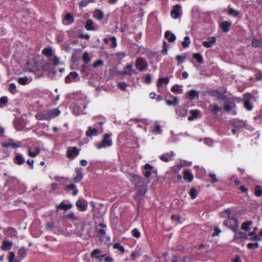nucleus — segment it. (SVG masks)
<instances>
[{
    "instance_id": "f257e3e1",
    "label": "nucleus",
    "mask_w": 262,
    "mask_h": 262,
    "mask_svg": "<svg viewBox=\"0 0 262 262\" xmlns=\"http://www.w3.org/2000/svg\"><path fill=\"white\" fill-rule=\"evenodd\" d=\"M224 225H228V227L234 232V236L233 241L239 243L240 239H247L248 236L246 233L239 231L238 223L237 219L232 218L224 222Z\"/></svg>"
},
{
    "instance_id": "f03ea898",
    "label": "nucleus",
    "mask_w": 262,
    "mask_h": 262,
    "mask_svg": "<svg viewBox=\"0 0 262 262\" xmlns=\"http://www.w3.org/2000/svg\"><path fill=\"white\" fill-rule=\"evenodd\" d=\"M60 114L57 109L49 110L47 112H38L35 115V118L38 120H49L55 117Z\"/></svg>"
},
{
    "instance_id": "7ed1b4c3",
    "label": "nucleus",
    "mask_w": 262,
    "mask_h": 262,
    "mask_svg": "<svg viewBox=\"0 0 262 262\" xmlns=\"http://www.w3.org/2000/svg\"><path fill=\"white\" fill-rule=\"evenodd\" d=\"M129 175L130 176L129 181L135 187L146 183L145 179L140 175L134 173H129Z\"/></svg>"
},
{
    "instance_id": "20e7f679",
    "label": "nucleus",
    "mask_w": 262,
    "mask_h": 262,
    "mask_svg": "<svg viewBox=\"0 0 262 262\" xmlns=\"http://www.w3.org/2000/svg\"><path fill=\"white\" fill-rule=\"evenodd\" d=\"M111 135L105 134L103 137V139L101 142L97 145L96 147L98 149L105 148L106 147H110L112 145L113 142L112 139H110Z\"/></svg>"
},
{
    "instance_id": "39448f33",
    "label": "nucleus",
    "mask_w": 262,
    "mask_h": 262,
    "mask_svg": "<svg viewBox=\"0 0 262 262\" xmlns=\"http://www.w3.org/2000/svg\"><path fill=\"white\" fill-rule=\"evenodd\" d=\"M80 150L76 146L70 147L68 148L66 156L69 159H74L79 154Z\"/></svg>"
},
{
    "instance_id": "423d86ee",
    "label": "nucleus",
    "mask_w": 262,
    "mask_h": 262,
    "mask_svg": "<svg viewBox=\"0 0 262 262\" xmlns=\"http://www.w3.org/2000/svg\"><path fill=\"white\" fill-rule=\"evenodd\" d=\"M207 93L212 97H216L218 100H226L227 99L226 96L217 90H210Z\"/></svg>"
},
{
    "instance_id": "0eeeda50",
    "label": "nucleus",
    "mask_w": 262,
    "mask_h": 262,
    "mask_svg": "<svg viewBox=\"0 0 262 262\" xmlns=\"http://www.w3.org/2000/svg\"><path fill=\"white\" fill-rule=\"evenodd\" d=\"M135 66L140 71H143L148 66L147 61L143 57H138L136 60Z\"/></svg>"
},
{
    "instance_id": "6e6552de",
    "label": "nucleus",
    "mask_w": 262,
    "mask_h": 262,
    "mask_svg": "<svg viewBox=\"0 0 262 262\" xmlns=\"http://www.w3.org/2000/svg\"><path fill=\"white\" fill-rule=\"evenodd\" d=\"M88 103L84 102L82 104V106L79 105H75L73 107V113L76 116H78L80 114H85L86 113L84 112L85 109L87 107Z\"/></svg>"
},
{
    "instance_id": "1a4fd4ad",
    "label": "nucleus",
    "mask_w": 262,
    "mask_h": 262,
    "mask_svg": "<svg viewBox=\"0 0 262 262\" xmlns=\"http://www.w3.org/2000/svg\"><path fill=\"white\" fill-rule=\"evenodd\" d=\"M2 146L5 148L11 147L13 149H16L20 147L21 142L20 141L14 142L13 139H9L8 142L3 143Z\"/></svg>"
},
{
    "instance_id": "9d476101",
    "label": "nucleus",
    "mask_w": 262,
    "mask_h": 262,
    "mask_svg": "<svg viewBox=\"0 0 262 262\" xmlns=\"http://www.w3.org/2000/svg\"><path fill=\"white\" fill-rule=\"evenodd\" d=\"M251 97V94L249 93L245 94L244 96V98L245 99L244 102V106L245 108L248 111H252L253 108L252 104L251 103L250 101Z\"/></svg>"
},
{
    "instance_id": "9b49d317",
    "label": "nucleus",
    "mask_w": 262,
    "mask_h": 262,
    "mask_svg": "<svg viewBox=\"0 0 262 262\" xmlns=\"http://www.w3.org/2000/svg\"><path fill=\"white\" fill-rule=\"evenodd\" d=\"M78 78L79 80V75L76 72H71L69 75H68L64 79L65 83H70L73 81H76V79Z\"/></svg>"
},
{
    "instance_id": "f8f14e48",
    "label": "nucleus",
    "mask_w": 262,
    "mask_h": 262,
    "mask_svg": "<svg viewBox=\"0 0 262 262\" xmlns=\"http://www.w3.org/2000/svg\"><path fill=\"white\" fill-rule=\"evenodd\" d=\"M181 6L177 4L174 5L170 12L171 17L174 19H177L181 15Z\"/></svg>"
},
{
    "instance_id": "ddd939ff",
    "label": "nucleus",
    "mask_w": 262,
    "mask_h": 262,
    "mask_svg": "<svg viewBox=\"0 0 262 262\" xmlns=\"http://www.w3.org/2000/svg\"><path fill=\"white\" fill-rule=\"evenodd\" d=\"M136 72L133 69V65L127 64L124 67V71L120 72L119 74L121 75H132L133 74H136Z\"/></svg>"
},
{
    "instance_id": "4468645a",
    "label": "nucleus",
    "mask_w": 262,
    "mask_h": 262,
    "mask_svg": "<svg viewBox=\"0 0 262 262\" xmlns=\"http://www.w3.org/2000/svg\"><path fill=\"white\" fill-rule=\"evenodd\" d=\"M149 181H148L146 183L140 185L137 187H136L138 191L137 192L136 195L138 196L144 195L147 192V184L149 183Z\"/></svg>"
},
{
    "instance_id": "2eb2a0df",
    "label": "nucleus",
    "mask_w": 262,
    "mask_h": 262,
    "mask_svg": "<svg viewBox=\"0 0 262 262\" xmlns=\"http://www.w3.org/2000/svg\"><path fill=\"white\" fill-rule=\"evenodd\" d=\"M76 206L79 208L80 211L83 212L86 210L88 204L85 200L78 199L76 202Z\"/></svg>"
},
{
    "instance_id": "dca6fc26",
    "label": "nucleus",
    "mask_w": 262,
    "mask_h": 262,
    "mask_svg": "<svg viewBox=\"0 0 262 262\" xmlns=\"http://www.w3.org/2000/svg\"><path fill=\"white\" fill-rule=\"evenodd\" d=\"M208 109L213 115L216 116L218 112L222 111L223 108L222 106H219L218 103H214L209 106Z\"/></svg>"
},
{
    "instance_id": "f3484780",
    "label": "nucleus",
    "mask_w": 262,
    "mask_h": 262,
    "mask_svg": "<svg viewBox=\"0 0 262 262\" xmlns=\"http://www.w3.org/2000/svg\"><path fill=\"white\" fill-rule=\"evenodd\" d=\"M83 169L81 167L76 168V176L73 178V181L76 183L80 182L83 179Z\"/></svg>"
},
{
    "instance_id": "a211bd4d",
    "label": "nucleus",
    "mask_w": 262,
    "mask_h": 262,
    "mask_svg": "<svg viewBox=\"0 0 262 262\" xmlns=\"http://www.w3.org/2000/svg\"><path fill=\"white\" fill-rule=\"evenodd\" d=\"M216 41V39L215 37H210L207 39V40L203 41L202 45L204 47L209 48L211 47Z\"/></svg>"
},
{
    "instance_id": "6ab92c4d",
    "label": "nucleus",
    "mask_w": 262,
    "mask_h": 262,
    "mask_svg": "<svg viewBox=\"0 0 262 262\" xmlns=\"http://www.w3.org/2000/svg\"><path fill=\"white\" fill-rule=\"evenodd\" d=\"M235 107L236 103L234 101L232 100L229 102H226L224 105L223 108L225 111L229 112L231 111L232 108H235Z\"/></svg>"
},
{
    "instance_id": "aec40b11",
    "label": "nucleus",
    "mask_w": 262,
    "mask_h": 262,
    "mask_svg": "<svg viewBox=\"0 0 262 262\" xmlns=\"http://www.w3.org/2000/svg\"><path fill=\"white\" fill-rule=\"evenodd\" d=\"M173 156V152L171 151L168 153L164 154L160 156V159L162 161L165 162H169L172 160V157Z\"/></svg>"
},
{
    "instance_id": "412c9836",
    "label": "nucleus",
    "mask_w": 262,
    "mask_h": 262,
    "mask_svg": "<svg viewBox=\"0 0 262 262\" xmlns=\"http://www.w3.org/2000/svg\"><path fill=\"white\" fill-rule=\"evenodd\" d=\"M25 159L23 156L20 154H17L14 158V162L18 165H22L25 163Z\"/></svg>"
},
{
    "instance_id": "4be33fe9",
    "label": "nucleus",
    "mask_w": 262,
    "mask_h": 262,
    "mask_svg": "<svg viewBox=\"0 0 262 262\" xmlns=\"http://www.w3.org/2000/svg\"><path fill=\"white\" fill-rule=\"evenodd\" d=\"M183 178L185 181L189 183L192 181L193 176L188 169H185L183 171Z\"/></svg>"
},
{
    "instance_id": "5701e85b",
    "label": "nucleus",
    "mask_w": 262,
    "mask_h": 262,
    "mask_svg": "<svg viewBox=\"0 0 262 262\" xmlns=\"http://www.w3.org/2000/svg\"><path fill=\"white\" fill-rule=\"evenodd\" d=\"M12 245L13 244L11 242L4 240L2 242L1 248L4 251H8L11 249Z\"/></svg>"
},
{
    "instance_id": "b1692460",
    "label": "nucleus",
    "mask_w": 262,
    "mask_h": 262,
    "mask_svg": "<svg viewBox=\"0 0 262 262\" xmlns=\"http://www.w3.org/2000/svg\"><path fill=\"white\" fill-rule=\"evenodd\" d=\"M66 189L68 191L72 190V194L74 196L77 195L78 193V190L77 189L76 185L73 183L66 185Z\"/></svg>"
},
{
    "instance_id": "393cba45",
    "label": "nucleus",
    "mask_w": 262,
    "mask_h": 262,
    "mask_svg": "<svg viewBox=\"0 0 262 262\" xmlns=\"http://www.w3.org/2000/svg\"><path fill=\"white\" fill-rule=\"evenodd\" d=\"M188 95L190 100L198 99L199 97V93L194 90H190L188 92Z\"/></svg>"
},
{
    "instance_id": "a878e982",
    "label": "nucleus",
    "mask_w": 262,
    "mask_h": 262,
    "mask_svg": "<svg viewBox=\"0 0 262 262\" xmlns=\"http://www.w3.org/2000/svg\"><path fill=\"white\" fill-rule=\"evenodd\" d=\"M169 82V78L168 77L159 78L158 80L157 86L158 88L161 87L163 84L167 85Z\"/></svg>"
},
{
    "instance_id": "bb28decb",
    "label": "nucleus",
    "mask_w": 262,
    "mask_h": 262,
    "mask_svg": "<svg viewBox=\"0 0 262 262\" xmlns=\"http://www.w3.org/2000/svg\"><path fill=\"white\" fill-rule=\"evenodd\" d=\"M164 36L170 42L174 41L176 39L175 35L173 33H171L169 31H166L165 32Z\"/></svg>"
},
{
    "instance_id": "cd10ccee",
    "label": "nucleus",
    "mask_w": 262,
    "mask_h": 262,
    "mask_svg": "<svg viewBox=\"0 0 262 262\" xmlns=\"http://www.w3.org/2000/svg\"><path fill=\"white\" fill-rule=\"evenodd\" d=\"M98 131L95 128H92L90 126L88 130L86 132L85 134L88 137L96 136L97 135Z\"/></svg>"
},
{
    "instance_id": "c85d7f7f",
    "label": "nucleus",
    "mask_w": 262,
    "mask_h": 262,
    "mask_svg": "<svg viewBox=\"0 0 262 262\" xmlns=\"http://www.w3.org/2000/svg\"><path fill=\"white\" fill-rule=\"evenodd\" d=\"M72 207V204H66L63 202H61L59 205L57 206V209H62L65 211H67L70 209Z\"/></svg>"
},
{
    "instance_id": "c756f323",
    "label": "nucleus",
    "mask_w": 262,
    "mask_h": 262,
    "mask_svg": "<svg viewBox=\"0 0 262 262\" xmlns=\"http://www.w3.org/2000/svg\"><path fill=\"white\" fill-rule=\"evenodd\" d=\"M85 28L88 31H94L95 30L93 26V21L89 19L86 20L85 25Z\"/></svg>"
},
{
    "instance_id": "7c9ffc66",
    "label": "nucleus",
    "mask_w": 262,
    "mask_h": 262,
    "mask_svg": "<svg viewBox=\"0 0 262 262\" xmlns=\"http://www.w3.org/2000/svg\"><path fill=\"white\" fill-rule=\"evenodd\" d=\"M231 25V23L228 21H225L222 23L221 27L224 32H227L229 31Z\"/></svg>"
},
{
    "instance_id": "2f4dec72",
    "label": "nucleus",
    "mask_w": 262,
    "mask_h": 262,
    "mask_svg": "<svg viewBox=\"0 0 262 262\" xmlns=\"http://www.w3.org/2000/svg\"><path fill=\"white\" fill-rule=\"evenodd\" d=\"M18 256L20 259L25 258L27 255V250L24 248H20L17 252Z\"/></svg>"
},
{
    "instance_id": "473e14b6",
    "label": "nucleus",
    "mask_w": 262,
    "mask_h": 262,
    "mask_svg": "<svg viewBox=\"0 0 262 262\" xmlns=\"http://www.w3.org/2000/svg\"><path fill=\"white\" fill-rule=\"evenodd\" d=\"M227 13L229 15L232 16L233 17H237L239 14V11L235 10L232 8L228 7Z\"/></svg>"
},
{
    "instance_id": "72a5a7b5",
    "label": "nucleus",
    "mask_w": 262,
    "mask_h": 262,
    "mask_svg": "<svg viewBox=\"0 0 262 262\" xmlns=\"http://www.w3.org/2000/svg\"><path fill=\"white\" fill-rule=\"evenodd\" d=\"M64 20L67 21L69 24H72L74 22V16L70 13H67L64 16Z\"/></svg>"
},
{
    "instance_id": "f704fd0d",
    "label": "nucleus",
    "mask_w": 262,
    "mask_h": 262,
    "mask_svg": "<svg viewBox=\"0 0 262 262\" xmlns=\"http://www.w3.org/2000/svg\"><path fill=\"white\" fill-rule=\"evenodd\" d=\"M35 151H31V148L28 149V155L31 157H35L40 153V149L38 147H35Z\"/></svg>"
},
{
    "instance_id": "c9c22d12",
    "label": "nucleus",
    "mask_w": 262,
    "mask_h": 262,
    "mask_svg": "<svg viewBox=\"0 0 262 262\" xmlns=\"http://www.w3.org/2000/svg\"><path fill=\"white\" fill-rule=\"evenodd\" d=\"M165 102L169 106H177L178 104V99L176 97H173L172 100H166Z\"/></svg>"
},
{
    "instance_id": "e433bc0d",
    "label": "nucleus",
    "mask_w": 262,
    "mask_h": 262,
    "mask_svg": "<svg viewBox=\"0 0 262 262\" xmlns=\"http://www.w3.org/2000/svg\"><path fill=\"white\" fill-rule=\"evenodd\" d=\"M8 260L9 262H20V259L15 258V253L12 251L10 252L9 253Z\"/></svg>"
},
{
    "instance_id": "4c0bfd02",
    "label": "nucleus",
    "mask_w": 262,
    "mask_h": 262,
    "mask_svg": "<svg viewBox=\"0 0 262 262\" xmlns=\"http://www.w3.org/2000/svg\"><path fill=\"white\" fill-rule=\"evenodd\" d=\"M42 53L47 57H51L53 55V50L50 48H46L42 50Z\"/></svg>"
},
{
    "instance_id": "58836bf2",
    "label": "nucleus",
    "mask_w": 262,
    "mask_h": 262,
    "mask_svg": "<svg viewBox=\"0 0 262 262\" xmlns=\"http://www.w3.org/2000/svg\"><path fill=\"white\" fill-rule=\"evenodd\" d=\"M29 78L27 76L20 77L18 79L17 82L20 85H26L28 83Z\"/></svg>"
},
{
    "instance_id": "ea45409f",
    "label": "nucleus",
    "mask_w": 262,
    "mask_h": 262,
    "mask_svg": "<svg viewBox=\"0 0 262 262\" xmlns=\"http://www.w3.org/2000/svg\"><path fill=\"white\" fill-rule=\"evenodd\" d=\"M190 43V40L189 37L188 36H186L184 37V40L182 42V46L183 48H188Z\"/></svg>"
},
{
    "instance_id": "a19ab883",
    "label": "nucleus",
    "mask_w": 262,
    "mask_h": 262,
    "mask_svg": "<svg viewBox=\"0 0 262 262\" xmlns=\"http://www.w3.org/2000/svg\"><path fill=\"white\" fill-rule=\"evenodd\" d=\"M190 114L191 116L188 117V120L189 121H191L193 120L194 118H195L198 117V111L197 110H192L190 111Z\"/></svg>"
},
{
    "instance_id": "79ce46f5",
    "label": "nucleus",
    "mask_w": 262,
    "mask_h": 262,
    "mask_svg": "<svg viewBox=\"0 0 262 262\" xmlns=\"http://www.w3.org/2000/svg\"><path fill=\"white\" fill-rule=\"evenodd\" d=\"M95 0H81L79 3L80 7H85L90 3H94Z\"/></svg>"
},
{
    "instance_id": "37998d69",
    "label": "nucleus",
    "mask_w": 262,
    "mask_h": 262,
    "mask_svg": "<svg viewBox=\"0 0 262 262\" xmlns=\"http://www.w3.org/2000/svg\"><path fill=\"white\" fill-rule=\"evenodd\" d=\"M255 195L257 197H260L262 195V187L259 185H256L255 187Z\"/></svg>"
},
{
    "instance_id": "c03bdc74",
    "label": "nucleus",
    "mask_w": 262,
    "mask_h": 262,
    "mask_svg": "<svg viewBox=\"0 0 262 262\" xmlns=\"http://www.w3.org/2000/svg\"><path fill=\"white\" fill-rule=\"evenodd\" d=\"M186 58V56L177 55L175 57V59L177 61V65L179 66L182 63Z\"/></svg>"
},
{
    "instance_id": "a18cd8bd",
    "label": "nucleus",
    "mask_w": 262,
    "mask_h": 262,
    "mask_svg": "<svg viewBox=\"0 0 262 262\" xmlns=\"http://www.w3.org/2000/svg\"><path fill=\"white\" fill-rule=\"evenodd\" d=\"M193 58L195 59L200 63H202L203 62V58L201 54L200 53L193 54Z\"/></svg>"
},
{
    "instance_id": "49530a36",
    "label": "nucleus",
    "mask_w": 262,
    "mask_h": 262,
    "mask_svg": "<svg viewBox=\"0 0 262 262\" xmlns=\"http://www.w3.org/2000/svg\"><path fill=\"white\" fill-rule=\"evenodd\" d=\"M252 224L251 221H247L242 224V229L245 231H249L250 230V226Z\"/></svg>"
},
{
    "instance_id": "de8ad7c7",
    "label": "nucleus",
    "mask_w": 262,
    "mask_h": 262,
    "mask_svg": "<svg viewBox=\"0 0 262 262\" xmlns=\"http://www.w3.org/2000/svg\"><path fill=\"white\" fill-rule=\"evenodd\" d=\"M99 226L102 228L98 230L97 231V233L100 235H104L105 234V231L104 229V228L106 227V225L104 223H100L99 224Z\"/></svg>"
},
{
    "instance_id": "09e8293b",
    "label": "nucleus",
    "mask_w": 262,
    "mask_h": 262,
    "mask_svg": "<svg viewBox=\"0 0 262 262\" xmlns=\"http://www.w3.org/2000/svg\"><path fill=\"white\" fill-rule=\"evenodd\" d=\"M171 91L173 93L177 92L178 94L183 93V90L179 88L178 85H175L171 87Z\"/></svg>"
},
{
    "instance_id": "8fccbe9b",
    "label": "nucleus",
    "mask_w": 262,
    "mask_h": 262,
    "mask_svg": "<svg viewBox=\"0 0 262 262\" xmlns=\"http://www.w3.org/2000/svg\"><path fill=\"white\" fill-rule=\"evenodd\" d=\"M189 194L191 199H194L197 196L196 190L195 188L192 187L190 189Z\"/></svg>"
},
{
    "instance_id": "3c124183",
    "label": "nucleus",
    "mask_w": 262,
    "mask_h": 262,
    "mask_svg": "<svg viewBox=\"0 0 262 262\" xmlns=\"http://www.w3.org/2000/svg\"><path fill=\"white\" fill-rule=\"evenodd\" d=\"M9 91L12 94H15L16 93V86L14 83H11L10 84L9 88Z\"/></svg>"
},
{
    "instance_id": "603ef678",
    "label": "nucleus",
    "mask_w": 262,
    "mask_h": 262,
    "mask_svg": "<svg viewBox=\"0 0 262 262\" xmlns=\"http://www.w3.org/2000/svg\"><path fill=\"white\" fill-rule=\"evenodd\" d=\"M247 247L249 249H256L259 247V244L257 242L254 243H249L247 244Z\"/></svg>"
},
{
    "instance_id": "864d4df0",
    "label": "nucleus",
    "mask_w": 262,
    "mask_h": 262,
    "mask_svg": "<svg viewBox=\"0 0 262 262\" xmlns=\"http://www.w3.org/2000/svg\"><path fill=\"white\" fill-rule=\"evenodd\" d=\"M132 235L136 238H139L141 236V233L138 229L134 228L132 231Z\"/></svg>"
},
{
    "instance_id": "5fc2aeb1",
    "label": "nucleus",
    "mask_w": 262,
    "mask_h": 262,
    "mask_svg": "<svg viewBox=\"0 0 262 262\" xmlns=\"http://www.w3.org/2000/svg\"><path fill=\"white\" fill-rule=\"evenodd\" d=\"M82 60L85 63H89L91 61V58L88 53H84L82 55Z\"/></svg>"
},
{
    "instance_id": "6e6d98bb",
    "label": "nucleus",
    "mask_w": 262,
    "mask_h": 262,
    "mask_svg": "<svg viewBox=\"0 0 262 262\" xmlns=\"http://www.w3.org/2000/svg\"><path fill=\"white\" fill-rule=\"evenodd\" d=\"M7 231L9 232V234L11 237L16 236L17 231L14 228L8 227Z\"/></svg>"
},
{
    "instance_id": "4d7b16f0",
    "label": "nucleus",
    "mask_w": 262,
    "mask_h": 262,
    "mask_svg": "<svg viewBox=\"0 0 262 262\" xmlns=\"http://www.w3.org/2000/svg\"><path fill=\"white\" fill-rule=\"evenodd\" d=\"M8 102V98L6 96H3L0 98V107L5 105Z\"/></svg>"
},
{
    "instance_id": "13d9d810",
    "label": "nucleus",
    "mask_w": 262,
    "mask_h": 262,
    "mask_svg": "<svg viewBox=\"0 0 262 262\" xmlns=\"http://www.w3.org/2000/svg\"><path fill=\"white\" fill-rule=\"evenodd\" d=\"M127 84L124 82H120L118 83V87L123 91L126 90V88L127 87Z\"/></svg>"
},
{
    "instance_id": "bf43d9fd",
    "label": "nucleus",
    "mask_w": 262,
    "mask_h": 262,
    "mask_svg": "<svg viewBox=\"0 0 262 262\" xmlns=\"http://www.w3.org/2000/svg\"><path fill=\"white\" fill-rule=\"evenodd\" d=\"M251 44L253 47L257 48L260 46V42L259 40L254 38L252 40Z\"/></svg>"
},
{
    "instance_id": "052dcab7",
    "label": "nucleus",
    "mask_w": 262,
    "mask_h": 262,
    "mask_svg": "<svg viewBox=\"0 0 262 262\" xmlns=\"http://www.w3.org/2000/svg\"><path fill=\"white\" fill-rule=\"evenodd\" d=\"M167 46L168 45L165 41H163V49L161 50V53L163 54H166L167 53Z\"/></svg>"
},
{
    "instance_id": "680f3d73",
    "label": "nucleus",
    "mask_w": 262,
    "mask_h": 262,
    "mask_svg": "<svg viewBox=\"0 0 262 262\" xmlns=\"http://www.w3.org/2000/svg\"><path fill=\"white\" fill-rule=\"evenodd\" d=\"M113 247L115 249H119L121 252H124V248L120 244L116 243L114 245Z\"/></svg>"
},
{
    "instance_id": "e2e57ef3",
    "label": "nucleus",
    "mask_w": 262,
    "mask_h": 262,
    "mask_svg": "<svg viewBox=\"0 0 262 262\" xmlns=\"http://www.w3.org/2000/svg\"><path fill=\"white\" fill-rule=\"evenodd\" d=\"M100 253V250L98 249H94L91 254V256L92 257L97 258L98 256L97 255Z\"/></svg>"
},
{
    "instance_id": "0e129e2a",
    "label": "nucleus",
    "mask_w": 262,
    "mask_h": 262,
    "mask_svg": "<svg viewBox=\"0 0 262 262\" xmlns=\"http://www.w3.org/2000/svg\"><path fill=\"white\" fill-rule=\"evenodd\" d=\"M103 65V61L102 60H98L96 61L93 64V68H96L98 67L102 66Z\"/></svg>"
},
{
    "instance_id": "69168bd1",
    "label": "nucleus",
    "mask_w": 262,
    "mask_h": 262,
    "mask_svg": "<svg viewBox=\"0 0 262 262\" xmlns=\"http://www.w3.org/2000/svg\"><path fill=\"white\" fill-rule=\"evenodd\" d=\"M144 82L146 84H150L151 82V77L149 74L145 75V78L144 79Z\"/></svg>"
},
{
    "instance_id": "338daca9",
    "label": "nucleus",
    "mask_w": 262,
    "mask_h": 262,
    "mask_svg": "<svg viewBox=\"0 0 262 262\" xmlns=\"http://www.w3.org/2000/svg\"><path fill=\"white\" fill-rule=\"evenodd\" d=\"M54 227V223L52 222H48L46 224V228L47 230H51Z\"/></svg>"
},
{
    "instance_id": "774afa93",
    "label": "nucleus",
    "mask_w": 262,
    "mask_h": 262,
    "mask_svg": "<svg viewBox=\"0 0 262 262\" xmlns=\"http://www.w3.org/2000/svg\"><path fill=\"white\" fill-rule=\"evenodd\" d=\"M209 176L211 178V183H214L218 181V180L216 178V175L214 173H210Z\"/></svg>"
}]
</instances>
